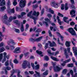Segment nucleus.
Listing matches in <instances>:
<instances>
[{
    "mask_svg": "<svg viewBox=\"0 0 77 77\" xmlns=\"http://www.w3.org/2000/svg\"><path fill=\"white\" fill-rule=\"evenodd\" d=\"M52 65L54 68V69L55 72H59L60 71V69H62V68H60L57 66H56V63L52 62Z\"/></svg>",
    "mask_w": 77,
    "mask_h": 77,
    "instance_id": "1",
    "label": "nucleus"
},
{
    "mask_svg": "<svg viewBox=\"0 0 77 77\" xmlns=\"http://www.w3.org/2000/svg\"><path fill=\"white\" fill-rule=\"evenodd\" d=\"M4 20L3 21V23L6 24H8L9 23H10V22L8 20V16L7 14H5L4 16Z\"/></svg>",
    "mask_w": 77,
    "mask_h": 77,
    "instance_id": "2",
    "label": "nucleus"
},
{
    "mask_svg": "<svg viewBox=\"0 0 77 77\" xmlns=\"http://www.w3.org/2000/svg\"><path fill=\"white\" fill-rule=\"evenodd\" d=\"M68 32L73 36L75 35V32L72 28H70L68 29Z\"/></svg>",
    "mask_w": 77,
    "mask_h": 77,
    "instance_id": "3",
    "label": "nucleus"
},
{
    "mask_svg": "<svg viewBox=\"0 0 77 77\" xmlns=\"http://www.w3.org/2000/svg\"><path fill=\"white\" fill-rule=\"evenodd\" d=\"M26 2V0H21L19 3V6L21 8H24L25 6V3Z\"/></svg>",
    "mask_w": 77,
    "mask_h": 77,
    "instance_id": "4",
    "label": "nucleus"
},
{
    "mask_svg": "<svg viewBox=\"0 0 77 77\" xmlns=\"http://www.w3.org/2000/svg\"><path fill=\"white\" fill-rule=\"evenodd\" d=\"M48 42L50 44V46L51 47H55L56 46V44L55 43V42L54 41H53L52 43H51L50 41H48Z\"/></svg>",
    "mask_w": 77,
    "mask_h": 77,
    "instance_id": "5",
    "label": "nucleus"
},
{
    "mask_svg": "<svg viewBox=\"0 0 77 77\" xmlns=\"http://www.w3.org/2000/svg\"><path fill=\"white\" fill-rule=\"evenodd\" d=\"M75 12H76V11L74 10H72L70 12V15H73L71 16L72 17H74L75 16Z\"/></svg>",
    "mask_w": 77,
    "mask_h": 77,
    "instance_id": "6",
    "label": "nucleus"
},
{
    "mask_svg": "<svg viewBox=\"0 0 77 77\" xmlns=\"http://www.w3.org/2000/svg\"><path fill=\"white\" fill-rule=\"evenodd\" d=\"M3 69L5 70V74L7 75V74H8V71H7V70H8V71L11 70V68L9 67H4ZM6 69H7V70H6Z\"/></svg>",
    "mask_w": 77,
    "mask_h": 77,
    "instance_id": "7",
    "label": "nucleus"
},
{
    "mask_svg": "<svg viewBox=\"0 0 77 77\" xmlns=\"http://www.w3.org/2000/svg\"><path fill=\"white\" fill-rule=\"evenodd\" d=\"M22 67L23 69H26L27 68V61H24L22 64Z\"/></svg>",
    "mask_w": 77,
    "mask_h": 77,
    "instance_id": "8",
    "label": "nucleus"
},
{
    "mask_svg": "<svg viewBox=\"0 0 77 77\" xmlns=\"http://www.w3.org/2000/svg\"><path fill=\"white\" fill-rule=\"evenodd\" d=\"M20 48H17L14 49V53H20Z\"/></svg>",
    "mask_w": 77,
    "mask_h": 77,
    "instance_id": "9",
    "label": "nucleus"
},
{
    "mask_svg": "<svg viewBox=\"0 0 77 77\" xmlns=\"http://www.w3.org/2000/svg\"><path fill=\"white\" fill-rule=\"evenodd\" d=\"M7 5L8 6V9L7 11L8 12V11H10L11 9H10V6H11V2H10V0H8V2L7 3Z\"/></svg>",
    "mask_w": 77,
    "mask_h": 77,
    "instance_id": "10",
    "label": "nucleus"
},
{
    "mask_svg": "<svg viewBox=\"0 0 77 77\" xmlns=\"http://www.w3.org/2000/svg\"><path fill=\"white\" fill-rule=\"evenodd\" d=\"M15 19H17V17H16V16H14L13 17L12 16H10L9 18V21L10 22H11L12 21V20L13 19L15 20Z\"/></svg>",
    "mask_w": 77,
    "mask_h": 77,
    "instance_id": "11",
    "label": "nucleus"
},
{
    "mask_svg": "<svg viewBox=\"0 0 77 77\" xmlns=\"http://www.w3.org/2000/svg\"><path fill=\"white\" fill-rule=\"evenodd\" d=\"M39 12H37L36 13V12L35 11H34L33 12L32 15H34V16H36V17H38V16H39Z\"/></svg>",
    "mask_w": 77,
    "mask_h": 77,
    "instance_id": "12",
    "label": "nucleus"
},
{
    "mask_svg": "<svg viewBox=\"0 0 77 77\" xmlns=\"http://www.w3.org/2000/svg\"><path fill=\"white\" fill-rule=\"evenodd\" d=\"M36 53H37V54H39L40 55V56L41 57H42L43 56V55L42 54V51H39L38 50H37L36 51Z\"/></svg>",
    "mask_w": 77,
    "mask_h": 77,
    "instance_id": "13",
    "label": "nucleus"
},
{
    "mask_svg": "<svg viewBox=\"0 0 77 77\" xmlns=\"http://www.w3.org/2000/svg\"><path fill=\"white\" fill-rule=\"evenodd\" d=\"M6 5V2L5 0H2V2H0V6H2L3 5Z\"/></svg>",
    "mask_w": 77,
    "mask_h": 77,
    "instance_id": "14",
    "label": "nucleus"
},
{
    "mask_svg": "<svg viewBox=\"0 0 77 77\" xmlns=\"http://www.w3.org/2000/svg\"><path fill=\"white\" fill-rule=\"evenodd\" d=\"M42 38V37H40L38 38H35V42H39L41 41V39Z\"/></svg>",
    "mask_w": 77,
    "mask_h": 77,
    "instance_id": "15",
    "label": "nucleus"
},
{
    "mask_svg": "<svg viewBox=\"0 0 77 77\" xmlns=\"http://www.w3.org/2000/svg\"><path fill=\"white\" fill-rule=\"evenodd\" d=\"M15 72V71L14 70V69H13L12 71H11V75L10 76V77H16V75H14L13 76V75H14V73Z\"/></svg>",
    "mask_w": 77,
    "mask_h": 77,
    "instance_id": "16",
    "label": "nucleus"
},
{
    "mask_svg": "<svg viewBox=\"0 0 77 77\" xmlns=\"http://www.w3.org/2000/svg\"><path fill=\"white\" fill-rule=\"evenodd\" d=\"M57 20L58 22V23H59V24H60V25H62V22L61 21V20H60L59 17L57 16Z\"/></svg>",
    "mask_w": 77,
    "mask_h": 77,
    "instance_id": "17",
    "label": "nucleus"
},
{
    "mask_svg": "<svg viewBox=\"0 0 77 77\" xmlns=\"http://www.w3.org/2000/svg\"><path fill=\"white\" fill-rule=\"evenodd\" d=\"M14 23H15V24H16L17 25L18 27H20V24L18 22V20H14Z\"/></svg>",
    "mask_w": 77,
    "mask_h": 77,
    "instance_id": "18",
    "label": "nucleus"
},
{
    "mask_svg": "<svg viewBox=\"0 0 77 77\" xmlns=\"http://www.w3.org/2000/svg\"><path fill=\"white\" fill-rule=\"evenodd\" d=\"M6 9V7L5 6L1 7L0 8V11H1V12L4 11H5V10Z\"/></svg>",
    "mask_w": 77,
    "mask_h": 77,
    "instance_id": "19",
    "label": "nucleus"
},
{
    "mask_svg": "<svg viewBox=\"0 0 77 77\" xmlns=\"http://www.w3.org/2000/svg\"><path fill=\"white\" fill-rule=\"evenodd\" d=\"M20 30L22 32H24V26L23 24H22L21 25V26L20 28Z\"/></svg>",
    "mask_w": 77,
    "mask_h": 77,
    "instance_id": "20",
    "label": "nucleus"
},
{
    "mask_svg": "<svg viewBox=\"0 0 77 77\" xmlns=\"http://www.w3.org/2000/svg\"><path fill=\"white\" fill-rule=\"evenodd\" d=\"M63 21H64L65 23H68V20H68V17H63Z\"/></svg>",
    "mask_w": 77,
    "mask_h": 77,
    "instance_id": "21",
    "label": "nucleus"
},
{
    "mask_svg": "<svg viewBox=\"0 0 77 77\" xmlns=\"http://www.w3.org/2000/svg\"><path fill=\"white\" fill-rule=\"evenodd\" d=\"M73 50L75 52L74 53L75 55V56H77V48L76 49V50L75 49V48L74 47H73L72 48Z\"/></svg>",
    "mask_w": 77,
    "mask_h": 77,
    "instance_id": "22",
    "label": "nucleus"
},
{
    "mask_svg": "<svg viewBox=\"0 0 77 77\" xmlns=\"http://www.w3.org/2000/svg\"><path fill=\"white\" fill-rule=\"evenodd\" d=\"M29 41L31 42H35V38H29Z\"/></svg>",
    "mask_w": 77,
    "mask_h": 77,
    "instance_id": "23",
    "label": "nucleus"
},
{
    "mask_svg": "<svg viewBox=\"0 0 77 77\" xmlns=\"http://www.w3.org/2000/svg\"><path fill=\"white\" fill-rule=\"evenodd\" d=\"M67 69H65L63 70L62 72V73L63 74H66V72H67Z\"/></svg>",
    "mask_w": 77,
    "mask_h": 77,
    "instance_id": "24",
    "label": "nucleus"
},
{
    "mask_svg": "<svg viewBox=\"0 0 77 77\" xmlns=\"http://www.w3.org/2000/svg\"><path fill=\"white\" fill-rule=\"evenodd\" d=\"M64 54L66 56V58L67 59L68 58V54L67 53V51H66V49L65 48L64 49Z\"/></svg>",
    "mask_w": 77,
    "mask_h": 77,
    "instance_id": "25",
    "label": "nucleus"
},
{
    "mask_svg": "<svg viewBox=\"0 0 77 77\" xmlns=\"http://www.w3.org/2000/svg\"><path fill=\"white\" fill-rule=\"evenodd\" d=\"M59 51L56 52L55 53L53 52L52 53V55H54L55 56H56L57 55V54H59Z\"/></svg>",
    "mask_w": 77,
    "mask_h": 77,
    "instance_id": "26",
    "label": "nucleus"
},
{
    "mask_svg": "<svg viewBox=\"0 0 77 77\" xmlns=\"http://www.w3.org/2000/svg\"><path fill=\"white\" fill-rule=\"evenodd\" d=\"M51 59H52V60H54V61H59V59L53 57H51Z\"/></svg>",
    "mask_w": 77,
    "mask_h": 77,
    "instance_id": "27",
    "label": "nucleus"
},
{
    "mask_svg": "<svg viewBox=\"0 0 77 77\" xmlns=\"http://www.w3.org/2000/svg\"><path fill=\"white\" fill-rule=\"evenodd\" d=\"M32 11H31L30 12H29L28 14H27V16L28 17H30V18H32L31 17H33L32 16H31V15L32 14Z\"/></svg>",
    "mask_w": 77,
    "mask_h": 77,
    "instance_id": "28",
    "label": "nucleus"
},
{
    "mask_svg": "<svg viewBox=\"0 0 77 77\" xmlns=\"http://www.w3.org/2000/svg\"><path fill=\"white\" fill-rule=\"evenodd\" d=\"M68 62V60H66L65 61H64L63 62V63L61 64V65L63 66H65V63H67Z\"/></svg>",
    "mask_w": 77,
    "mask_h": 77,
    "instance_id": "29",
    "label": "nucleus"
},
{
    "mask_svg": "<svg viewBox=\"0 0 77 77\" xmlns=\"http://www.w3.org/2000/svg\"><path fill=\"white\" fill-rule=\"evenodd\" d=\"M34 69H36V70L39 69V65L37 64L34 67Z\"/></svg>",
    "mask_w": 77,
    "mask_h": 77,
    "instance_id": "30",
    "label": "nucleus"
},
{
    "mask_svg": "<svg viewBox=\"0 0 77 77\" xmlns=\"http://www.w3.org/2000/svg\"><path fill=\"white\" fill-rule=\"evenodd\" d=\"M31 18H32V19H33L34 20V22L35 24H36V18H35L34 17H31Z\"/></svg>",
    "mask_w": 77,
    "mask_h": 77,
    "instance_id": "31",
    "label": "nucleus"
},
{
    "mask_svg": "<svg viewBox=\"0 0 77 77\" xmlns=\"http://www.w3.org/2000/svg\"><path fill=\"white\" fill-rule=\"evenodd\" d=\"M44 59L45 60H46V61H48V60H49V58H48V56H45L44 58Z\"/></svg>",
    "mask_w": 77,
    "mask_h": 77,
    "instance_id": "32",
    "label": "nucleus"
},
{
    "mask_svg": "<svg viewBox=\"0 0 77 77\" xmlns=\"http://www.w3.org/2000/svg\"><path fill=\"white\" fill-rule=\"evenodd\" d=\"M74 66V65L73 64V63H71L70 64H68V67H70L71 68H72V67H73Z\"/></svg>",
    "mask_w": 77,
    "mask_h": 77,
    "instance_id": "33",
    "label": "nucleus"
},
{
    "mask_svg": "<svg viewBox=\"0 0 77 77\" xmlns=\"http://www.w3.org/2000/svg\"><path fill=\"white\" fill-rule=\"evenodd\" d=\"M11 44L13 45H15V42H14V41L13 40H11Z\"/></svg>",
    "mask_w": 77,
    "mask_h": 77,
    "instance_id": "34",
    "label": "nucleus"
},
{
    "mask_svg": "<svg viewBox=\"0 0 77 77\" xmlns=\"http://www.w3.org/2000/svg\"><path fill=\"white\" fill-rule=\"evenodd\" d=\"M13 5L14 6H16L17 5V0H14L13 2Z\"/></svg>",
    "mask_w": 77,
    "mask_h": 77,
    "instance_id": "35",
    "label": "nucleus"
},
{
    "mask_svg": "<svg viewBox=\"0 0 77 77\" xmlns=\"http://www.w3.org/2000/svg\"><path fill=\"white\" fill-rule=\"evenodd\" d=\"M42 31V29L40 28L38 29L36 31V33H39V32H40Z\"/></svg>",
    "mask_w": 77,
    "mask_h": 77,
    "instance_id": "36",
    "label": "nucleus"
},
{
    "mask_svg": "<svg viewBox=\"0 0 77 77\" xmlns=\"http://www.w3.org/2000/svg\"><path fill=\"white\" fill-rule=\"evenodd\" d=\"M65 11H67L68 10V3H66L65 5Z\"/></svg>",
    "mask_w": 77,
    "mask_h": 77,
    "instance_id": "37",
    "label": "nucleus"
},
{
    "mask_svg": "<svg viewBox=\"0 0 77 77\" xmlns=\"http://www.w3.org/2000/svg\"><path fill=\"white\" fill-rule=\"evenodd\" d=\"M68 50L69 53H70V55L72 56V52H70V48H68Z\"/></svg>",
    "mask_w": 77,
    "mask_h": 77,
    "instance_id": "38",
    "label": "nucleus"
},
{
    "mask_svg": "<svg viewBox=\"0 0 77 77\" xmlns=\"http://www.w3.org/2000/svg\"><path fill=\"white\" fill-rule=\"evenodd\" d=\"M49 12H50V13H51V14H54V11L51 9H49Z\"/></svg>",
    "mask_w": 77,
    "mask_h": 77,
    "instance_id": "39",
    "label": "nucleus"
},
{
    "mask_svg": "<svg viewBox=\"0 0 77 77\" xmlns=\"http://www.w3.org/2000/svg\"><path fill=\"white\" fill-rule=\"evenodd\" d=\"M2 28L3 32H5V30H6V28H5V26H3Z\"/></svg>",
    "mask_w": 77,
    "mask_h": 77,
    "instance_id": "40",
    "label": "nucleus"
},
{
    "mask_svg": "<svg viewBox=\"0 0 77 77\" xmlns=\"http://www.w3.org/2000/svg\"><path fill=\"white\" fill-rule=\"evenodd\" d=\"M43 75H48V70H46V71L43 73Z\"/></svg>",
    "mask_w": 77,
    "mask_h": 77,
    "instance_id": "41",
    "label": "nucleus"
},
{
    "mask_svg": "<svg viewBox=\"0 0 77 77\" xmlns=\"http://www.w3.org/2000/svg\"><path fill=\"white\" fill-rule=\"evenodd\" d=\"M65 9V5L63 4L61 5V9L62 10H63Z\"/></svg>",
    "mask_w": 77,
    "mask_h": 77,
    "instance_id": "42",
    "label": "nucleus"
},
{
    "mask_svg": "<svg viewBox=\"0 0 77 77\" xmlns=\"http://www.w3.org/2000/svg\"><path fill=\"white\" fill-rule=\"evenodd\" d=\"M20 71H19L17 72V77H22V76L20 74Z\"/></svg>",
    "mask_w": 77,
    "mask_h": 77,
    "instance_id": "43",
    "label": "nucleus"
},
{
    "mask_svg": "<svg viewBox=\"0 0 77 77\" xmlns=\"http://www.w3.org/2000/svg\"><path fill=\"white\" fill-rule=\"evenodd\" d=\"M48 43H46L45 44V49H46L47 48H48Z\"/></svg>",
    "mask_w": 77,
    "mask_h": 77,
    "instance_id": "44",
    "label": "nucleus"
},
{
    "mask_svg": "<svg viewBox=\"0 0 77 77\" xmlns=\"http://www.w3.org/2000/svg\"><path fill=\"white\" fill-rule=\"evenodd\" d=\"M10 65L11 66L12 68H14V66H13L14 65V64L12 63L11 62V60H10Z\"/></svg>",
    "mask_w": 77,
    "mask_h": 77,
    "instance_id": "45",
    "label": "nucleus"
},
{
    "mask_svg": "<svg viewBox=\"0 0 77 77\" xmlns=\"http://www.w3.org/2000/svg\"><path fill=\"white\" fill-rule=\"evenodd\" d=\"M14 31L16 32V33H20V30L18 29H14Z\"/></svg>",
    "mask_w": 77,
    "mask_h": 77,
    "instance_id": "46",
    "label": "nucleus"
},
{
    "mask_svg": "<svg viewBox=\"0 0 77 77\" xmlns=\"http://www.w3.org/2000/svg\"><path fill=\"white\" fill-rule=\"evenodd\" d=\"M3 54L2 53L0 54V62H1L2 58H3Z\"/></svg>",
    "mask_w": 77,
    "mask_h": 77,
    "instance_id": "47",
    "label": "nucleus"
},
{
    "mask_svg": "<svg viewBox=\"0 0 77 77\" xmlns=\"http://www.w3.org/2000/svg\"><path fill=\"white\" fill-rule=\"evenodd\" d=\"M9 65V60H7V61L5 63V66H8Z\"/></svg>",
    "mask_w": 77,
    "mask_h": 77,
    "instance_id": "48",
    "label": "nucleus"
},
{
    "mask_svg": "<svg viewBox=\"0 0 77 77\" xmlns=\"http://www.w3.org/2000/svg\"><path fill=\"white\" fill-rule=\"evenodd\" d=\"M55 2H52L51 3V6H53V7H54V5H55Z\"/></svg>",
    "mask_w": 77,
    "mask_h": 77,
    "instance_id": "49",
    "label": "nucleus"
},
{
    "mask_svg": "<svg viewBox=\"0 0 77 77\" xmlns=\"http://www.w3.org/2000/svg\"><path fill=\"white\" fill-rule=\"evenodd\" d=\"M44 8H43L41 11V15H43L44 13Z\"/></svg>",
    "mask_w": 77,
    "mask_h": 77,
    "instance_id": "50",
    "label": "nucleus"
},
{
    "mask_svg": "<svg viewBox=\"0 0 77 77\" xmlns=\"http://www.w3.org/2000/svg\"><path fill=\"white\" fill-rule=\"evenodd\" d=\"M10 47L11 50H14V49L15 48V47H14V46L12 45H10Z\"/></svg>",
    "mask_w": 77,
    "mask_h": 77,
    "instance_id": "51",
    "label": "nucleus"
},
{
    "mask_svg": "<svg viewBox=\"0 0 77 77\" xmlns=\"http://www.w3.org/2000/svg\"><path fill=\"white\" fill-rule=\"evenodd\" d=\"M0 50L1 52H3V51H5V48H4V47H2L1 48H0Z\"/></svg>",
    "mask_w": 77,
    "mask_h": 77,
    "instance_id": "52",
    "label": "nucleus"
},
{
    "mask_svg": "<svg viewBox=\"0 0 77 77\" xmlns=\"http://www.w3.org/2000/svg\"><path fill=\"white\" fill-rule=\"evenodd\" d=\"M58 43L60 45H63V44L62 43H60V40H59V38H58Z\"/></svg>",
    "mask_w": 77,
    "mask_h": 77,
    "instance_id": "53",
    "label": "nucleus"
},
{
    "mask_svg": "<svg viewBox=\"0 0 77 77\" xmlns=\"http://www.w3.org/2000/svg\"><path fill=\"white\" fill-rule=\"evenodd\" d=\"M58 16H59L60 17H63V14H60V13H58Z\"/></svg>",
    "mask_w": 77,
    "mask_h": 77,
    "instance_id": "54",
    "label": "nucleus"
},
{
    "mask_svg": "<svg viewBox=\"0 0 77 77\" xmlns=\"http://www.w3.org/2000/svg\"><path fill=\"white\" fill-rule=\"evenodd\" d=\"M4 45V42H2L0 43V48L2 47H3Z\"/></svg>",
    "mask_w": 77,
    "mask_h": 77,
    "instance_id": "55",
    "label": "nucleus"
},
{
    "mask_svg": "<svg viewBox=\"0 0 77 77\" xmlns=\"http://www.w3.org/2000/svg\"><path fill=\"white\" fill-rule=\"evenodd\" d=\"M54 7L55 8H57L59 7V5H58V4H57L55 3Z\"/></svg>",
    "mask_w": 77,
    "mask_h": 77,
    "instance_id": "56",
    "label": "nucleus"
},
{
    "mask_svg": "<svg viewBox=\"0 0 77 77\" xmlns=\"http://www.w3.org/2000/svg\"><path fill=\"white\" fill-rule=\"evenodd\" d=\"M56 30H58V31H59L58 29H57V27L55 26L54 28V31L55 32V31H56Z\"/></svg>",
    "mask_w": 77,
    "mask_h": 77,
    "instance_id": "57",
    "label": "nucleus"
},
{
    "mask_svg": "<svg viewBox=\"0 0 77 77\" xmlns=\"http://www.w3.org/2000/svg\"><path fill=\"white\" fill-rule=\"evenodd\" d=\"M48 33L49 35L50 36V37H51V36H52V34H51V31L49 30Z\"/></svg>",
    "mask_w": 77,
    "mask_h": 77,
    "instance_id": "58",
    "label": "nucleus"
},
{
    "mask_svg": "<svg viewBox=\"0 0 77 77\" xmlns=\"http://www.w3.org/2000/svg\"><path fill=\"white\" fill-rule=\"evenodd\" d=\"M14 63H15L17 64L18 63V60H17V59H16L14 60Z\"/></svg>",
    "mask_w": 77,
    "mask_h": 77,
    "instance_id": "59",
    "label": "nucleus"
},
{
    "mask_svg": "<svg viewBox=\"0 0 77 77\" xmlns=\"http://www.w3.org/2000/svg\"><path fill=\"white\" fill-rule=\"evenodd\" d=\"M47 16L48 17V18H51L52 17V15L51 14H47Z\"/></svg>",
    "mask_w": 77,
    "mask_h": 77,
    "instance_id": "60",
    "label": "nucleus"
},
{
    "mask_svg": "<svg viewBox=\"0 0 77 77\" xmlns=\"http://www.w3.org/2000/svg\"><path fill=\"white\" fill-rule=\"evenodd\" d=\"M33 7L34 8H38V5L37 4H36L35 5H33Z\"/></svg>",
    "mask_w": 77,
    "mask_h": 77,
    "instance_id": "61",
    "label": "nucleus"
},
{
    "mask_svg": "<svg viewBox=\"0 0 77 77\" xmlns=\"http://www.w3.org/2000/svg\"><path fill=\"white\" fill-rule=\"evenodd\" d=\"M45 21H48V22H50V20H49V19H48L47 18H45Z\"/></svg>",
    "mask_w": 77,
    "mask_h": 77,
    "instance_id": "62",
    "label": "nucleus"
},
{
    "mask_svg": "<svg viewBox=\"0 0 77 77\" xmlns=\"http://www.w3.org/2000/svg\"><path fill=\"white\" fill-rule=\"evenodd\" d=\"M26 14V13L23 12L21 14V16L23 17V15H25Z\"/></svg>",
    "mask_w": 77,
    "mask_h": 77,
    "instance_id": "63",
    "label": "nucleus"
},
{
    "mask_svg": "<svg viewBox=\"0 0 77 77\" xmlns=\"http://www.w3.org/2000/svg\"><path fill=\"white\" fill-rule=\"evenodd\" d=\"M11 12L12 13H13V14L15 12V9H14V8H13L11 10Z\"/></svg>",
    "mask_w": 77,
    "mask_h": 77,
    "instance_id": "64",
    "label": "nucleus"
}]
</instances>
